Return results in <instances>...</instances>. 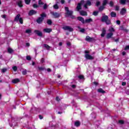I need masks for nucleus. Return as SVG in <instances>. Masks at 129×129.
Here are the masks:
<instances>
[{"mask_svg": "<svg viewBox=\"0 0 129 129\" xmlns=\"http://www.w3.org/2000/svg\"><path fill=\"white\" fill-rule=\"evenodd\" d=\"M21 15H20V14H18L17 15V16L16 17L15 19V22H17L18 21H19L20 20V17Z\"/></svg>", "mask_w": 129, "mask_h": 129, "instance_id": "18", "label": "nucleus"}, {"mask_svg": "<svg viewBox=\"0 0 129 129\" xmlns=\"http://www.w3.org/2000/svg\"><path fill=\"white\" fill-rule=\"evenodd\" d=\"M33 8H38V5L37 4H34L33 5Z\"/></svg>", "mask_w": 129, "mask_h": 129, "instance_id": "47", "label": "nucleus"}, {"mask_svg": "<svg viewBox=\"0 0 129 129\" xmlns=\"http://www.w3.org/2000/svg\"><path fill=\"white\" fill-rule=\"evenodd\" d=\"M98 92H100V93H105V91H104L103 89L101 88L98 89Z\"/></svg>", "mask_w": 129, "mask_h": 129, "instance_id": "19", "label": "nucleus"}, {"mask_svg": "<svg viewBox=\"0 0 129 129\" xmlns=\"http://www.w3.org/2000/svg\"><path fill=\"white\" fill-rule=\"evenodd\" d=\"M52 15L54 18H59L60 17V15L57 13H53Z\"/></svg>", "mask_w": 129, "mask_h": 129, "instance_id": "16", "label": "nucleus"}, {"mask_svg": "<svg viewBox=\"0 0 129 129\" xmlns=\"http://www.w3.org/2000/svg\"><path fill=\"white\" fill-rule=\"evenodd\" d=\"M109 5H110V6L111 7H112V6H113V2L112 1H111V2H110Z\"/></svg>", "mask_w": 129, "mask_h": 129, "instance_id": "44", "label": "nucleus"}, {"mask_svg": "<svg viewBox=\"0 0 129 129\" xmlns=\"http://www.w3.org/2000/svg\"><path fill=\"white\" fill-rule=\"evenodd\" d=\"M41 17L38 18L37 20V22L38 24H41V23H42V22H43V20H44V18L46 17V14L42 13L41 15Z\"/></svg>", "mask_w": 129, "mask_h": 129, "instance_id": "3", "label": "nucleus"}, {"mask_svg": "<svg viewBox=\"0 0 129 129\" xmlns=\"http://www.w3.org/2000/svg\"><path fill=\"white\" fill-rule=\"evenodd\" d=\"M26 5H29L31 3V0H25Z\"/></svg>", "mask_w": 129, "mask_h": 129, "instance_id": "32", "label": "nucleus"}, {"mask_svg": "<svg viewBox=\"0 0 129 129\" xmlns=\"http://www.w3.org/2000/svg\"><path fill=\"white\" fill-rule=\"evenodd\" d=\"M62 29L66 31H69V32H73V28L70 26H65L62 27Z\"/></svg>", "mask_w": 129, "mask_h": 129, "instance_id": "5", "label": "nucleus"}, {"mask_svg": "<svg viewBox=\"0 0 129 129\" xmlns=\"http://www.w3.org/2000/svg\"><path fill=\"white\" fill-rule=\"evenodd\" d=\"M34 33L38 35V36H39L40 37H42V35H43L42 32L39 30H35Z\"/></svg>", "mask_w": 129, "mask_h": 129, "instance_id": "7", "label": "nucleus"}, {"mask_svg": "<svg viewBox=\"0 0 129 129\" xmlns=\"http://www.w3.org/2000/svg\"><path fill=\"white\" fill-rule=\"evenodd\" d=\"M118 122L120 124H123V123H124L123 120H119Z\"/></svg>", "mask_w": 129, "mask_h": 129, "instance_id": "35", "label": "nucleus"}, {"mask_svg": "<svg viewBox=\"0 0 129 129\" xmlns=\"http://www.w3.org/2000/svg\"><path fill=\"white\" fill-rule=\"evenodd\" d=\"M80 14L81 16H86L87 15V12L82 11L80 12Z\"/></svg>", "mask_w": 129, "mask_h": 129, "instance_id": "13", "label": "nucleus"}, {"mask_svg": "<svg viewBox=\"0 0 129 129\" xmlns=\"http://www.w3.org/2000/svg\"><path fill=\"white\" fill-rule=\"evenodd\" d=\"M92 40V38H91L89 36L86 37V40L90 42Z\"/></svg>", "mask_w": 129, "mask_h": 129, "instance_id": "24", "label": "nucleus"}, {"mask_svg": "<svg viewBox=\"0 0 129 129\" xmlns=\"http://www.w3.org/2000/svg\"><path fill=\"white\" fill-rule=\"evenodd\" d=\"M82 5L84 6V8L85 9H88L87 7L91 6V2H90V0L87 1H81V2L78 4L77 7V11H80V10H81V6Z\"/></svg>", "mask_w": 129, "mask_h": 129, "instance_id": "1", "label": "nucleus"}, {"mask_svg": "<svg viewBox=\"0 0 129 129\" xmlns=\"http://www.w3.org/2000/svg\"><path fill=\"white\" fill-rule=\"evenodd\" d=\"M43 32L44 33H51L52 32V28H44Z\"/></svg>", "mask_w": 129, "mask_h": 129, "instance_id": "6", "label": "nucleus"}, {"mask_svg": "<svg viewBox=\"0 0 129 129\" xmlns=\"http://www.w3.org/2000/svg\"><path fill=\"white\" fill-rule=\"evenodd\" d=\"M39 118L40 119H43V116L41 115H39Z\"/></svg>", "mask_w": 129, "mask_h": 129, "instance_id": "56", "label": "nucleus"}, {"mask_svg": "<svg viewBox=\"0 0 129 129\" xmlns=\"http://www.w3.org/2000/svg\"><path fill=\"white\" fill-rule=\"evenodd\" d=\"M19 22H20V24H23V19L22 18H20V19H19Z\"/></svg>", "mask_w": 129, "mask_h": 129, "instance_id": "41", "label": "nucleus"}, {"mask_svg": "<svg viewBox=\"0 0 129 129\" xmlns=\"http://www.w3.org/2000/svg\"><path fill=\"white\" fill-rule=\"evenodd\" d=\"M26 59H27V60H31V56H30L29 55L27 56H26Z\"/></svg>", "mask_w": 129, "mask_h": 129, "instance_id": "42", "label": "nucleus"}, {"mask_svg": "<svg viewBox=\"0 0 129 129\" xmlns=\"http://www.w3.org/2000/svg\"><path fill=\"white\" fill-rule=\"evenodd\" d=\"M44 58H42L41 60V63H44Z\"/></svg>", "mask_w": 129, "mask_h": 129, "instance_id": "58", "label": "nucleus"}, {"mask_svg": "<svg viewBox=\"0 0 129 129\" xmlns=\"http://www.w3.org/2000/svg\"><path fill=\"white\" fill-rule=\"evenodd\" d=\"M39 70H44V68L40 67L39 68Z\"/></svg>", "mask_w": 129, "mask_h": 129, "instance_id": "55", "label": "nucleus"}, {"mask_svg": "<svg viewBox=\"0 0 129 129\" xmlns=\"http://www.w3.org/2000/svg\"><path fill=\"white\" fill-rule=\"evenodd\" d=\"M125 14H126V9H125V8L122 9L121 11H120V14L121 15H124Z\"/></svg>", "mask_w": 129, "mask_h": 129, "instance_id": "11", "label": "nucleus"}, {"mask_svg": "<svg viewBox=\"0 0 129 129\" xmlns=\"http://www.w3.org/2000/svg\"><path fill=\"white\" fill-rule=\"evenodd\" d=\"M99 5H100V2H97L96 3V6H97V7H98V6H99Z\"/></svg>", "mask_w": 129, "mask_h": 129, "instance_id": "49", "label": "nucleus"}, {"mask_svg": "<svg viewBox=\"0 0 129 129\" xmlns=\"http://www.w3.org/2000/svg\"><path fill=\"white\" fill-rule=\"evenodd\" d=\"M37 14V12L35 10H31L29 13V16H33V15H36Z\"/></svg>", "mask_w": 129, "mask_h": 129, "instance_id": "8", "label": "nucleus"}, {"mask_svg": "<svg viewBox=\"0 0 129 129\" xmlns=\"http://www.w3.org/2000/svg\"><path fill=\"white\" fill-rule=\"evenodd\" d=\"M116 24H117V25H119V24H120V21H116Z\"/></svg>", "mask_w": 129, "mask_h": 129, "instance_id": "53", "label": "nucleus"}, {"mask_svg": "<svg viewBox=\"0 0 129 129\" xmlns=\"http://www.w3.org/2000/svg\"><path fill=\"white\" fill-rule=\"evenodd\" d=\"M124 50H129V45L126 46V47H125Z\"/></svg>", "mask_w": 129, "mask_h": 129, "instance_id": "45", "label": "nucleus"}, {"mask_svg": "<svg viewBox=\"0 0 129 129\" xmlns=\"http://www.w3.org/2000/svg\"><path fill=\"white\" fill-rule=\"evenodd\" d=\"M80 124H81V123H80V122L79 121H76L75 122V125L76 126H80Z\"/></svg>", "mask_w": 129, "mask_h": 129, "instance_id": "21", "label": "nucleus"}, {"mask_svg": "<svg viewBox=\"0 0 129 129\" xmlns=\"http://www.w3.org/2000/svg\"><path fill=\"white\" fill-rule=\"evenodd\" d=\"M64 9L66 12V14L67 15V16H72L73 11H69V8H68V7H65Z\"/></svg>", "mask_w": 129, "mask_h": 129, "instance_id": "4", "label": "nucleus"}, {"mask_svg": "<svg viewBox=\"0 0 129 129\" xmlns=\"http://www.w3.org/2000/svg\"><path fill=\"white\" fill-rule=\"evenodd\" d=\"M106 33V31L104 28H103L102 31V34H101V37H104Z\"/></svg>", "mask_w": 129, "mask_h": 129, "instance_id": "12", "label": "nucleus"}, {"mask_svg": "<svg viewBox=\"0 0 129 129\" xmlns=\"http://www.w3.org/2000/svg\"><path fill=\"white\" fill-rule=\"evenodd\" d=\"M107 25H109L110 24V20H107L106 22H105Z\"/></svg>", "mask_w": 129, "mask_h": 129, "instance_id": "36", "label": "nucleus"}, {"mask_svg": "<svg viewBox=\"0 0 129 129\" xmlns=\"http://www.w3.org/2000/svg\"><path fill=\"white\" fill-rule=\"evenodd\" d=\"M107 3H108V0H104L102 4L103 6L104 7V6H105Z\"/></svg>", "mask_w": 129, "mask_h": 129, "instance_id": "25", "label": "nucleus"}, {"mask_svg": "<svg viewBox=\"0 0 129 129\" xmlns=\"http://www.w3.org/2000/svg\"><path fill=\"white\" fill-rule=\"evenodd\" d=\"M85 23H91L92 22V19L91 18L86 19L85 20Z\"/></svg>", "mask_w": 129, "mask_h": 129, "instance_id": "23", "label": "nucleus"}, {"mask_svg": "<svg viewBox=\"0 0 129 129\" xmlns=\"http://www.w3.org/2000/svg\"><path fill=\"white\" fill-rule=\"evenodd\" d=\"M38 4H39V6H40V7L41 6L44 5V3H43L41 0L39 1Z\"/></svg>", "mask_w": 129, "mask_h": 129, "instance_id": "31", "label": "nucleus"}, {"mask_svg": "<svg viewBox=\"0 0 129 129\" xmlns=\"http://www.w3.org/2000/svg\"><path fill=\"white\" fill-rule=\"evenodd\" d=\"M61 4L63 5V4H64V3H65V1H64V0H61Z\"/></svg>", "mask_w": 129, "mask_h": 129, "instance_id": "57", "label": "nucleus"}, {"mask_svg": "<svg viewBox=\"0 0 129 129\" xmlns=\"http://www.w3.org/2000/svg\"><path fill=\"white\" fill-rule=\"evenodd\" d=\"M2 17L3 19H6V15H2Z\"/></svg>", "mask_w": 129, "mask_h": 129, "instance_id": "59", "label": "nucleus"}, {"mask_svg": "<svg viewBox=\"0 0 129 129\" xmlns=\"http://www.w3.org/2000/svg\"><path fill=\"white\" fill-rule=\"evenodd\" d=\"M26 45L29 47V46H30V43H26Z\"/></svg>", "mask_w": 129, "mask_h": 129, "instance_id": "63", "label": "nucleus"}, {"mask_svg": "<svg viewBox=\"0 0 129 129\" xmlns=\"http://www.w3.org/2000/svg\"><path fill=\"white\" fill-rule=\"evenodd\" d=\"M104 10V6H101L99 8V11H103Z\"/></svg>", "mask_w": 129, "mask_h": 129, "instance_id": "34", "label": "nucleus"}, {"mask_svg": "<svg viewBox=\"0 0 129 129\" xmlns=\"http://www.w3.org/2000/svg\"><path fill=\"white\" fill-rule=\"evenodd\" d=\"M112 36H113V33L112 32H110V33L107 34L106 38H107V39H110V38H111Z\"/></svg>", "mask_w": 129, "mask_h": 129, "instance_id": "10", "label": "nucleus"}, {"mask_svg": "<svg viewBox=\"0 0 129 129\" xmlns=\"http://www.w3.org/2000/svg\"><path fill=\"white\" fill-rule=\"evenodd\" d=\"M13 83H19L20 82V79H14L12 80Z\"/></svg>", "mask_w": 129, "mask_h": 129, "instance_id": "14", "label": "nucleus"}, {"mask_svg": "<svg viewBox=\"0 0 129 129\" xmlns=\"http://www.w3.org/2000/svg\"><path fill=\"white\" fill-rule=\"evenodd\" d=\"M94 84H95V85H97V83H96V82H94Z\"/></svg>", "mask_w": 129, "mask_h": 129, "instance_id": "64", "label": "nucleus"}, {"mask_svg": "<svg viewBox=\"0 0 129 129\" xmlns=\"http://www.w3.org/2000/svg\"><path fill=\"white\" fill-rule=\"evenodd\" d=\"M47 8H48V5H47V4H44V6H43V9L44 10H46V9H47Z\"/></svg>", "mask_w": 129, "mask_h": 129, "instance_id": "39", "label": "nucleus"}, {"mask_svg": "<svg viewBox=\"0 0 129 129\" xmlns=\"http://www.w3.org/2000/svg\"><path fill=\"white\" fill-rule=\"evenodd\" d=\"M118 10H119V7H118V6L116 7L115 10L116 11H118Z\"/></svg>", "mask_w": 129, "mask_h": 129, "instance_id": "52", "label": "nucleus"}, {"mask_svg": "<svg viewBox=\"0 0 129 129\" xmlns=\"http://www.w3.org/2000/svg\"><path fill=\"white\" fill-rule=\"evenodd\" d=\"M108 20V16H104L102 18V22H106V21Z\"/></svg>", "mask_w": 129, "mask_h": 129, "instance_id": "9", "label": "nucleus"}, {"mask_svg": "<svg viewBox=\"0 0 129 129\" xmlns=\"http://www.w3.org/2000/svg\"><path fill=\"white\" fill-rule=\"evenodd\" d=\"M56 100H57V101H60V98L58 97H56Z\"/></svg>", "mask_w": 129, "mask_h": 129, "instance_id": "51", "label": "nucleus"}, {"mask_svg": "<svg viewBox=\"0 0 129 129\" xmlns=\"http://www.w3.org/2000/svg\"><path fill=\"white\" fill-rule=\"evenodd\" d=\"M8 51L9 53H13L14 52V50H13V49H12L11 48H9L8 49Z\"/></svg>", "mask_w": 129, "mask_h": 129, "instance_id": "28", "label": "nucleus"}, {"mask_svg": "<svg viewBox=\"0 0 129 129\" xmlns=\"http://www.w3.org/2000/svg\"><path fill=\"white\" fill-rule=\"evenodd\" d=\"M18 6H19V7L20 8H22V7H23V2H22V1H20L18 2L17 3Z\"/></svg>", "mask_w": 129, "mask_h": 129, "instance_id": "17", "label": "nucleus"}, {"mask_svg": "<svg viewBox=\"0 0 129 129\" xmlns=\"http://www.w3.org/2000/svg\"><path fill=\"white\" fill-rule=\"evenodd\" d=\"M93 15L94 16H97V15H98V12L97 11H95L93 13Z\"/></svg>", "mask_w": 129, "mask_h": 129, "instance_id": "38", "label": "nucleus"}, {"mask_svg": "<svg viewBox=\"0 0 129 129\" xmlns=\"http://www.w3.org/2000/svg\"><path fill=\"white\" fill-rule=\"evenodd\" d=\"M85 30L84 29H82L80 30V32H81V33H84Z\"/></svg>", "mask_w": 129, "mask_h": 129, "instance_id": "48", "label": "nucleus"}, {"mask_svg": "<svg viewBox=\"0 0 129 129\" xmlns=\"http://www.w3.org/2000/svg\"><path fill=\"white\" fill-rule=\"evenodd\" d=\"M126 83H125L124 82L122 83V86H125V85H126Z\"/></svg>", "mask_w": 129, "mask_h": 129, "instance_id": "50", "label": "nucleus"}, {"mask_svg": "<svg viewBox=\"0 0 129 129\" xmlns=\"http://www.w3.org/2000/svg\"><path fill=\"white\" fill-rule=\"evenodd\" d=\"M22 74H23V75H26L27 74V71L24 70L22 72Z\"/></svg>", "mask_w": 129, "mask_h": 129, "instance_id": "40", "label": "nucleus"}, {"mask_svg": "<svg viewBox=\"0 0 129 129\" xmlns=\"http://www.w3.org/2000/svg\"><path fill=\"white\" fill-rule=\"evenodd\" d=\"M47 71H48V72H51V69H47Z\"/></svg>", "mask_w": 129, "mask_h": 129, "instance_id": "60", "label": "nucleus"}, {"mask_svg": "<svg viewBox=\"0 0 129 129\" xmlns=\"http://www.w3.org/2000/svg\"><path fill=\"white\" fill-rule=\"evenodd\" d=\"M43 46L44 48H46L47 50H49V49H50V46H49V45L47 44H44Z\"/></svg>", "mask_w": 129, "mask_h": 129, "instance_id": "29", "label": "nucleus"}, {"mask_svg": "<svg viewBox=\"0 0 129 129\" xmlns=\"http://www.w3.org/2000/svg\"><path fill=\"white\" fill-rule=\"evenodd\" d=\"M78 77H79V79H83V78H84V77H83V76H82V75H80Z\"/></svg>", "mask_w": 129, "mask_h": 129, "instance_id": "43", "label": "nucleus"}, {"mask_svg": "<svg viewBox=\"0 0 129 129\" xmlns=\"http://www.w3.org/2000/svg\"><path fill=\"white\" fill-rule=\"evenodd\" d=\"M111 16L112 17V18H115V17H116V14L114 12H111Z\"/></svg>", "mask_w": 129, "mask_h": 129, "instance_id": "22", "label": "nucleus"}, {"mask_svg": "<svg viewBox=\"0 0 129 129\" xmlns=\"http://www.w3.org/2000/svg\"><path fill=\"white\" fill-rule=\"evenodd\" d=\"M122 55H125V52L123 51L122 52Z\"/></svg>", "mask_w": 129, "mask_h": 129, "instance_id": "61", "label": "nucleus"}, {"mask_svg": "<svg viewBox=\"0 0 129 129\" xmlns=\"http://www.w3.org/2000/svg\"><path fill=\"white\" fill-rule=\"evenodd\" d=\"M47 23L48 25H51L52 21H51L50 20H47Z\"/></svg>", "mask_w": 129, "mask_h": 129, "instance_id": "33", "label": "nucleus"}, {"mask_svg": "<svg viewBox=\"0 0 129 129\" xmlns=\"http://www.w3.org/2000/svg\"><path fill=\"white\" fill-rule=\"evenodd\" d=\"M62 42H59V46H61V45H62Z\"/></svg>", "mask_w": 129, "mask_h": 129, "instance_id": "62", "label": "nucleus"}, {"mask_svg": "<svg viewBox=\"0 0 129 129\" xmlns=\"http://www.w3.org/2000/svg\"><path fill=\"white\" fill-rule=\"evenodd\" d=\"M125 2H126V0H121L120 4H121V5H125Z\"/></svg>", "mask_w": 129, "mask_h": 129, "instance_id": "30", "label": "nucleus"}, {"mask_svg": "<svg viewBox=\"0 0 129 129\" xmlns=\"http://www.w3.org/2000/svg\"><path fill=\"white\" fill-rule=\"evenodd\" d=\"M85 53H86L85 55L86 59H87L88 60H93V59H94V56H92L89 54V51L85 50Z\"/></svg>", "mask_w": 129, "mask_h": 129, "instance_id": "2", "label": "nucleus"}, {"mask_svg": "<svg viewBox=\"0 0 129 129\" xmlns=\"http://www.w3.org/2000/svg\"><path fill=\"white\" fill-rule=\"evenodd\" d=\"M109 31L111 32V33H112V32H114V29L112 27H110L109 28Z\"/></svg>", "mask_w": 129, "mask_h": 129, "instance_id": "27", "label": "nucleus"}, {"mask_svg": "<svg viewBox=\"0 0 129 129\" xmlns=\"http://www.w3.org/2000/svg\"><path fill=\"white\" fill-rule=\"evenodd\" d=\"M53 9H54V10H58V9H59V6H58V5L55 4L53 6Z\"/></svg>", "mask_w": 129, "mask_h": 129, "instance_id": "26", "label": "nucleus"}, {"mask_svg": "<svg viewBox=\"0 0 129 129\" xmlns=\"http://www.w3.org/2000/svg\"><path fill=\"white\" fill-rule=\"evenodd\" d=\"M78 19L79 20V21L82 22L83 24H84V19L83 18L81 17H78Z\"/></svg>", "mask_w": 129, "mask_h": 129, "instance_id": "15", "label": "nucleus"}, {"mask_svg": "<svg viewBox=\"0 0 129 129\" xmlns=\"http://www.w3.org/2000/svg\"><path fill=\"white\" fill-rule=\"evenodd\" d=\"M25 33H26L27 34H31V33H32V29H27L25 31Z\"/></svg>", "mask_w": 129, "mask_h": 129, "instance_id": "20", "label": "nucleus"}, {"mask_svg": "<svg viewBox=\"0 0 129 129\" xmlns=\"http://www.w3.org/2000/svg\"><path fill=\"white\" fill-rule=\"evenodd\" d=\"M67 44L68 46H70V45H71V43H70V42H67Z\"/></svg>", "mask_w": 129, "mask_h": 129, "instance_id": "54", "label": "nucleus"}, {"mask_svg": "<svg viewBox=\"0 0 129 129\" xmlns=\"http://www.w3.org/2000/svg\"><path fill=\"white\" fill-rule=\"evenodd\" d=\"M13 69L14 71H17V70H18V68H17L16 66H14L13 67Z\"/></svg>", "mask_w": 129, "mask_h": 129, "instance_id": "37", "label": "nucleus"}, {"mask_svg": "<svg viewBox=\"0 0 129 129\" xmlns=\"http://www.w3.org/2000/svg\"><path fill=\"white\" fill-rule=\"evenodd\" d=\"M7 72V69H2V72H3V73H4V72Z\"/></svg>", "mask_w": 129, "mask_h": 129, "instance_id": "46", "label": "nucleus"}]
</instances>
